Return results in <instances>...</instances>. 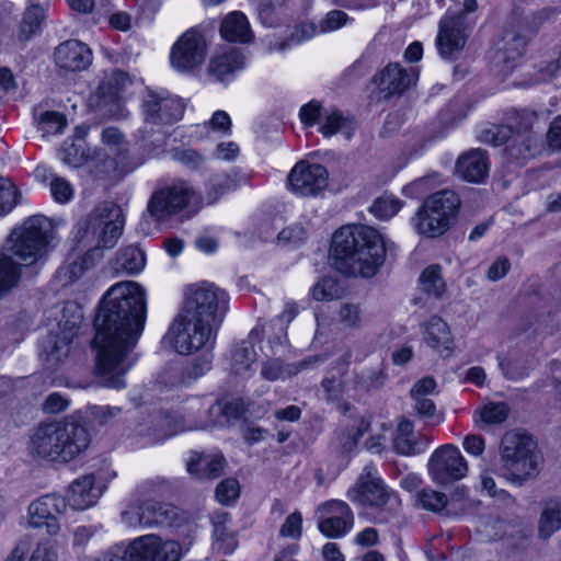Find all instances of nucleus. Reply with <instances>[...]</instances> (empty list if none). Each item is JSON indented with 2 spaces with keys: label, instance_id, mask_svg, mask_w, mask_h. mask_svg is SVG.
Segmentation results:
<instances>
[{
  "label": "nucleus",
  "instance_id": "f257e3e1",
  "mask_svg": "<svg viewBox=\"0 0 561 561\" xmlns=\"http://www.w3.org/2000/svg\"><path fill=\"white\" fill-rule=\"evenodd\" d=\"M146 322L145 290L135 282L113 285L104 295L95 320L94 375L108 388L126 386L125 375L135 359L136 346Z\"/></svg>",
  "mask_w": 561,
  "mask_h": 561
},
{
  "label": "nucleus",
  "instance_id": "f03ea898",
  "mask_svg": "<svg viewBox=\"0 0 561 561\" xmlns=\"http://www.w3.org/2000/svg\"><path fill=\"white\" fill-rule=\"evenodd\" d=\"M228 300L227 293L213 283L201 282L185 288L181 312L169 331L178 353L213 347Z\"/></svg>",
  "mask_w": 561,
  "mask_h": 561
},
{
  "label": "nucleus",
  "instance_id": "7ed1b4c3",
  "mask_svg": "<svg viewBox=\"0 0 561 561\" xmlns=\"http://www.w3.org/2000/svg\"><path fill=\"white\" fill-rule=\"evenodd\" d=\"M332 256L336 268L348 276L371 277L386 255L382 236L373 227L348 225L332 237Z\"/></svg>",
  "mask_w": 561,
  "mask_h": 561
},
{
  "label": "nucleus",
  "instance_id": "20e7f679",
  "mask_svg": "<svg viewBox=\"0 0 561 561\" xmlns=\"http://www.w3.org/2000/svg\"><path fill=\"white\" fill-rule=\"evenodd\" d=\"M51 231L49 219L44 216H32L11 232L7 247L21 263L14 262L11 255L0 252V299L18 286L21 265H31L45 255Z\"/></svg>",
  "mask_w": 561,
  "mask_h": 561
},
{
  "label": "nucleus",
  "instance_id": "39448f33",
  "mask_svg": "<svg viewBox=\"0 0 561 561\" xmlns=\"http://www.w3.org/2000/svg\"><path fill=\"white\" fill-rule=\"evenodd\" d=\"M90 445L87 427L67 417L64 422L41 424L31 437V453L48 460L70 461Z\"/></svg>",
  "mask_w": 561,
  "mask_h": 561
},
{
  "label": "nucleus",
  "instance_id": "423d86ee",
  "mask_svg": "<svg viewBox=\"0 0 561 561\" xmlns=\"http://www.w3.org/2000/svg\"><path fill=\"white\" fill-rule=\"evenodd\" d=\"M500 455L505 477L513 482L522 484L538 472L540 456L536 453L535 442L525 434L506 433L501 440Z\"/></svg>",
  "mask_w": 561,
  "mask_h": 561
},
{
  "label": "nucleus",
  "instance_id": "0eeeda50",
  "mask_svg": "<svg viewBox=\"0 0 561 561\" xmlns=\"http://www.w3.org/2000/svg\"><path fill=\"white\" fill-rule=\"evenodd\" d=\"M460 199L454 191L443 190L428 196L417 211L416 229L430 238L439 237L450 226Z\"/></svg>",
  "mask_w": 561,
  "mask_h": 561
},
{
  "label": "nucleus",
  "instance_id": "6e6552de",
  "mask_svg": "<svg viewBox=\"0 0 561 561\" xmlns=\"http://www.w3.org/2000/svg\"><path fill=\"white\" fill-rule=\"evenodd\" d=\"M477 9V0H463V10L460 13L446 14L440 20L436 45L443 58L453 59L463 49L468 38L466 14Z\"/></svg>",
  "mask_w": 561,
  "mask_h": 561
},
{
  "label": "nucleus",
  "instance_id": "1a4fd4ad",
  "mask_svg": "<svg viewBox=\"0 0 561 561\" xmlns=\"http://www.w3.org/2000/svg\"><path fill=\"white\" fill-rule=\"evenodd\" d=\"M194 196L193 188L184 181L156 190L147 204V214L156 222L169 220L184 209Z\"/></svg>",
  "mask_w": 561,
  "mask_h": 561
},
{
  "label": "nucleus",
  "instance_id": "9d476101",
  "mask_svg": "<svg viewBox=\"0 0 561 561\" xmlns=\"http://www.w3.org/2000/svg\"><path fill=\"white\" fill-rule=\"evenodd\" d=\"M125 219L122 208L105 202L89 215L87 230L98 238V248H113L123 232Z\"/></svg>",
  "mask_w": 561,
  "mask_h": 561
},
{
  "label": "nucleus",
  "instance_id": "9b49d317",
  "mask_svg": "<svg viewBox=\"0 0 561 561\" xmlns=\"http://www.w3.org/2000/svg\"><path fill=\"white\" fill-rule=\"evenodd\" d=\"M208 54L205 34L197 27L185 31L173 44L170 61L181 72H192L199 68Z\"/></svg>",
  "mask_w": 561,
  "mask_h": 561
},
{
  "label": "nucleus",
  "instance_id": "f8f14e48",
  "mask_svg": "<svg viewBox=\"0 0 561 561\" xmlns=\"http://www.w3.org/2000/svg\"><path fill=\"white\" fill-rule=\"evenodd\" d=\"M182 548L175 540H163L154 534L133 539L124 550L123 561H179Z\"/></svg>",
  "mask_w": 561,
  "mask_h": 561
},
{
  "label": "nucleus",
  "instance_id": "ddd939ff",
  "mask_svg": "<svg viewBox=\"0 0 561 561\" xmlns=\"http://www.w3.org/2000/svg\"><path fill=\"white\" fill-rule=\"evenodd\" d=\"M145 126L140 130L147 139L154 133L153 126L172 124L183 116L184 105L176 96L149 92L142 103Z\"/></svg>",
  "mask_w": 561,
  "mask_h": 561
},
{
  "label": "nucleus",
  "instance_id": "4468645a",
  "mask_svg": "<svg viewBox=\"0 0 561 561\" xmlns=\"http://www.w3.org/2000/svg\"><path fill=\"white\" fill-rule=\"evenodd\" d=\"M427 469L433 482L448 485L466 477L468 463L456 446L443 445L430 457Z\"/></svg>",
  "mask_w": 561,
  "mask_h": 561
},
{
  "label": "nucleus",
  "instance_id": "2eb2a0df",
  "mask_svg": "<svg viewBox=\"0 0 561 561\" xmlns=\"http://www.w3.org/2000/svg\"><path fill=\"white\" fill-rule=\"evenodd\" d=\"M328 171L319 163L297 162L287 176V187L300 196H316L328 186Z\"/></svg>",
  "mask_w": 561,
  "mask_h": 561
},
{
  "label": "nucleus",
  "instance_id": "dca6fc26",
  "mask_svg": "<svg viewBox=\"0 0 561 561\" xmlns=\"http://www.w3.org/2000/svg\"><path fill=\"white\" fill-rule=\"evenodd\" d=\"M505 121L506 123L503 125H492L482 130L479 139L483 144L501 146L514 134H535L533 131V126L537 121L535 112L513 110L506 114Z\"/></svg>",
  "mask_w": 561,
  "mask_h": 561
},
{
  "label": "nucleus",
  "instance_id": "f3484780",
  "mask_svg": "<svg viewBox=\"0 0 561 561\" xmlns=\"http://www.w3.org/2000/svg\"><path fill=\"white\" fill-rule=\"evenodd\" d=\"M319 510L322 513L318 523L319 530L329 538L342 537L354 524L353 512L343 501H329Z\"/></svg>",
  "mask_w": 561,
  "mask_h": 561
},
{
  "label": "nucleus",
  "instance_id": "a211bd4d",
  "mask_svg": "<svg viewBox=\"0 0 561 561\" xmlns=\"http://www.w3.org/2000/svg\"><path fill=\"white\" fill-rule=\"evenodd\" d=\"M419 72L415 68H403L400 64L392 62L375 75L374 81L380 92L386 96L401 94L415 84Z\"/></svg>",
  "mask_w": 561,
  "mask_h": 561
},
{
  "label": "nucleus",
  "instance_id": "6ab92c4d",
  "mask_svg": "<svg viewBox=\"0 0 561 561\" xmlns=\"http://www.w3.org/2000/svg\"><path fill=\"white\" fill-rule=\"evenodd\" d=\"M347 497L360 505L381 507L390 500V493L379 478L370 473L362 474L357 482L347 491Z\"/></svg>",
  "mask_w": 561,
  "mask_h": 561
},
{
  "label": "nucleus",
  "instance_id": "aec40b11",
  "mask_svg": "<svg viewBox=\"0 0 561 561\" xmlns=\"http://www.w3.org/2000/svg\"><path fill=\"white\" fill-rule=\"evenodd\" d=\"M54 58L60 69L81 71L92 64V51L84 43L69 39L55 48Z\"/></svg>",
  "mask_w": 561,
  "mask_h": 561
},
{
  "label": "nucleus",
  "instance_id": "412c9836",
  "mask_svg": "<svg viewBox=\"0 0 561 561\" xmlns=\"http://www.w3.org/2000/svg\"><path fill=\"white\" fill-rule=\"evenodd\" d=\"M226 459L222 454L192 451L186 462L188 473L197 480H214L224 473Z\"/></svg>",
  "mask_w": 561,
  "mask_h": 561
},
{
  "label": "nucleus",
  "instance_id": "4be33fe9",
  "mask_svg": "<svg viewBox=\"0 0 561 561\" xmlns=\"http://www.w3.org/2000/svg\"><path fill=\"white\" fill-rule=\"evenodd\" d=\"M102 489L95 485L94 474H85L72 482L67 495V505L73 510L83 511L96 503Z\"/></svg>",
  "mask_w": 561,
  "mask_h": 561
},
{
  "label": "nucleus",
  "instance_id": "5701e85b",
  "mask_svg": "<svg viewBox=\"0 0 561 561\" xmlns=\"http://www.w3.org/2000/svg\"><path fill=\"white\" fill-rule=\"evenodd\" d=\"M490 161L486 151L471 149L461 154L456 163L459 176L468 182L480 183L489 174Z\"/></svg>",
  "mask_w": 561,
  "mask_h": 561
},
{
  "label": "nucleus",
  "instance_id": "b1692460",
  "mask_svg": "<svg viewBox=\"0 0 561 561\" xmlns=\"http://www.w3.org/2000/svg\"><path fill=\"white\" fill-rule=\"evenodd\" d=\"M437 394V382L433 377H423L412 386L410 397L413 400V409L420 417L436 416V405L432 397Z\"/></svg>",
  "mask_w": 561,
  "mask_h": 561
},
{
  "label": "nucleus",
  "instance_id": "393cba45",
  "mask_svg": "<svg viewBox=\"0 0 561 561\" xmlns=\"http://www.w3.org/2000/svg\"><path fill=\"white\" fill-rule=\"evenodd\" d=\"M66 508L67 502L62 496L44 495L30 504L27 525L33 528L42 527L45 520L65 513Z\"/></svg>",
  "mask_w": 561,
  "mask_h": 561
},
{
  "label": "nucleus",
  "instance_id": "a878e982",
  "mask_svg": "<svg viewBox=\"0 0 561 561\" xmlns=\"http://www.w3.org/2000/svg\"><path fill=\"white\" fill-rule=\"evenodd\" d=\"M350 363L351 354L346 353L335 362L333 369L337 371L339 376L332 375L322 380L321 387L325 393L327 400L341 401L346 394L350 396V389L347 388L346 382L342 379L347 371Z\"/></svg>",
  "mask_w": 561,
  "mask_h": 561
},
{
  "label": "nucleus",
  "instance_id": "bb28decb",
  "mask_svg": "<svg viewBox=\"0 0 561 561\" xmlns=\"http://www.w3.org/2000/svg\"><path fill=\"white\" fill-rule=\"evenodd\" d=\"M220 34L229 42L248 43L253 37L247 16L240 11H233L222 20Z\"/></svg>",
  "mask_w": 561,
  "mask_h": 561
},
{
  "label": "nucleus",
  "instance_id": "cd10ccee",
  "mask_svg": "<svg viewBox=\"0 0 561 561\" xmlns=\"http://www.w3.org/2000/svg\"><path fill=\"white\" fill-rule=\"evenodd\" d=\"M506 144L507 157L518 163L533 158L538 148V138L536 134H514L510 136Z\"/></svg>",
  "mask_w": 561,
  "mask_h": 561
},
{
  "label": "nucleus",
  "instance_id": "c85d7f7f",
  "mask_svg": "<svg viewBox=\"0 0 561 561\" xmlns=\"http://www.w3.org/2000/svg\"><path fill=\"white\" fill-rule=\"evenodd\" d=\"M393 448L398 454L411 456L424 451L415 433L413 422L401 420L393 434Z\"/></svg>",
  "mask_w": 561,
  "mask_h": 561
},
{
  "label": "nucleus",
  "instance_id": "c756f323",
  "mask_svg": "<svg viewBox=\"0 0 561 561\" xmlns=\"http://www.w3.org/2000/svg\"><path fill=\"white\" fill-rule=\"evenodd\" d=\"M244 66V57L237 49H231L221 55L214 56L208 64V73L216 80L222 81L229 75L242 69Z\"/></svg>",
  "mask_w": 561,
  "mask_h": 561
},
{
  "label": "nucleus",
  "instance_id": "7c9ffc66",
  "mask_svg": "<svg viewBox=\"0 0 561 561\" xmlns=\"http://www.w3.org/2000/svg\"><path fill=\"white\" fill-rule=\"evenodd\" d=\"M369 424L362 420L358 425L337 428L331 439V448L341 455L353 451L359 438L368 430Z\"/></svg>",
  "mask_w": 561,
  "mask_h": 561
},
{
  "label": "nucleus",
  "instance_id": "2f4dec72",
  "mask_svg": "<svg viewBox=\"0 0 561 561\" xmlns=\"http://www.w3.org/2000/svg\"><path fill=\"white\" fill-rule=\"evenodd\" d=\"M144 252L134 245L122 248L112 262V271L115 274H136L145 266Z\"/></svg>",
  "mask_w": 561,
  "mask_h": 561
},
{
  "label": "nucleus",
  "instance_id": "473e14b6",
  "mask_svg": "<svg viewBox=\"0 0 561 561\" xmlns=\"http://www.w3.org/2000/svg\"><path fill=\"white\" fill-rule=\"evenodd\" d=\"M424 341L432 348L449 351L453 339L447 323L437 316L432 317L425 323Z\"/></svg>",
  "mask_w": 561,
  "mask_h": 561
},
{
  "label": "nucleus",
  "instance_id": "72a5a7b5",
  "mask_svg": "<svg viewBox=\"0 0 561 561\" xmlns=\"http://www.w3.org/2000/svg\"><path fill=\"white\" fill-rule=\"evenodd\" d=\"M142 505L145 527L169 525L176 516L175 507L167 503L148 500Z\"/></svg>",
  "mask_w": 561,
  "mask_h": 561
},
{
  "label": "nucleus",
  "instance_id": "f704fd0d",
  "mask_svg": "<svg viewBox=\"0 0 561 561\" xmlns=\"http://www.w3.org/2000/svg\"><path fill=\"white\" fill-rule=\"evenodd\" d=\"M414 504L417 508L433 513H443L448 505V496L444 492L425 486L414 494Z\"/></svg>",
  "mask_w": 561,
  "mask_h": 561
},
{
  "label": "nucleus",
  "instance_id": "c9c22d12",
  "mask_svg": "<svg viewBox=\"0 0 561 561\" xmlns=\"http://www.w3.org/2000/svg\"><path fill=\"white\" fill-rule=\"evenodd\" d=\"M227 520L228 514L226 513L218 515L214 520V537L216 539V548L222 554L232 553L238 546L236 536L228 531L226 527Z\"/></svg>",
  "mask_w": 561,
  "mask_h": 561
},
{
  "label": "nucleus",
  "instance_id": "e433bc0d",
  "mask_svg": "<svg viewBox=\"0 0 561 561\" xmlns=\"http://www.w3.org/2000/svg\"><path fill=\"white\" fill-rule=\"evenodd\" d=\"M420 284L423 291L436 298H440L446 289L440 266L431 265L426 267L420 276Z\"/></svg>",
  "mask_w": 561,
  "mask_h": 561
},
{
  "label": "nucleus",
  "instance_id": "4c0bfd02",
  "mask_svg": "<svg viewBox=\"0 0 561 561\" xmlns=\"http://www.w3.org/2000/svg\"><path fill=\"white\" fill-rule=\"evenodd\" d=\"M255 351L251 342L242 341L233 351L231 369L234 374H244L255 362Z\"/></svg>",
  "mask_w": 561,
  "mask_h": 561
},
{
  "label": "nucleus",
  "instance_id": "58836bf2",
  "mask_svg": "<svg viewBox=\"0 0 561 561\" xmlns=\"http://www.w3.org/2000/svg\"><path fill=\"white\" fill-rule=\"evenodd\" d=\"M44 18V9L39 5L28 7L20 23V39H30L39 28L41 22Z\"/></svg>",
  "mask_w": 561,
  "mask_h": 561
},
{
  "label": "nucleus",
  "instance_id": "ea45409f",
  "mask_svg": "<svg viewBox=\"0 0 561 561\" xmlns=\"http://www.w3.org/2000/svg\"><path fill=\"white\" fill-rule=\"evenodd\" d=\"M402 205V201L398 197L390 194H383L373 203L369 210L379 219H389L401 209Z\"/></svg>",
  "mask_w": 561,
  "mask_h": 561
},
{
  "label": "nucleus",
  "instance_id": "a19ab883",
  "mask_svg": "<svg viewBox=\"0 0 561 561\" xmlns=\"http://www.w3.org/2000/svg\"><path fill=\"white\" fill-rule=\"evenodd\" d=\"M561 528V506L553 505L546 507L539 522V535L541 538H549L554 531Z\"/></svg>",
  "mask_w": 561,
  "mask_h": 561
},
{
  "label": "nucleus",
  "instance_id": "79ce46f5",
  "mask_svg": "<svg viewBox=\"0 0 561 561\" xmlns=\"http://www.w3.org/2000/svg\"><path fill=\"white\" fill-rule=\"evenodd\" d=\"M510 409L504 402H490L480 410V417L486 424H499L506 420Z\"/></svg>",
  "mask_w": 561,
  "mask_h": 561
},
{
  "label": "nucleus",
  "instance_id": "37998d69",
  "mask_svg": "<svg viewBox=\"0 0 561 561\" xmlns=\"http://www.w3.org/2000/svg\"><path fill=\"white\" fill-rule=\"evenodd\" d=\"M47 362L56 366L70 352V342L65 337L53 336L48 340Z\"/></svg>",
  "mask_w": 561,
  "mask_h": 561
},
{
  "label": "nucleus",
  "instance_id": "c03bdc74",
  "mask_svg": "<svg viewBox=\"0 0 561 561\" xmlns=\"http://www.w3.org/2000/svg\"><path fill=\"white\" fill-rule=\"evenodd\" d=\"M19 191L8 179L0 178V215L10 211L18 204Z\"/></svg>",
  "mask_w": 561,
  "mask_h": 561
},
{
  "label": "nucleus",
  "instance_id": "a18cd8bd",
  "mask_svg": "<svg viewBox=\"0 0 561 561\" xmlns=\"http://www.w3.org/2000/svg\"><path fill=\"white\" fill-rule=\"evenodd\" d=\"M352 122L342 115L339 111H332L327 114L324 123L320 127V131L325 136L330 137L339 131L350 128Z\"/></svg>",
  "mask_w": 561,
  "mask_h": 561
},
{
  "label": "nucleus",
  "instance_id": "49530a36",
  "mask_svg": "<svg viewBox=\"0 0 561 561\" xmlns=\"http://www.w3.org/2000/svg\"><path fill=\"white\" fill-rule=\"evenodd\" d=\"M240 486L234 478L222 480L216 488V497L222 504H230L239 497Z\"/></svg>",
  "mask_w": 561,
  "mask_h": 561
},
{
  "label": "nucleus",
  "instance_id": "de8ad7c7",
  "mask_svg": "<svg viewBox=\"0 0 561 561\" xmlns=\"http://www.w3.org/2000/svg\"><path fill=\"white\" fill-rule=\"evenodd\" d=\"M351 21L348 14L342 10H331L320 21L319 31L322 33L336 31Z\"/></svg>",
  "mask_w": 561,
  "mask_h": 561
},
{
  "label": "nucleus",
  "instance_id": "09e8293b",
  "mask_svg": "<svg viewBox=\"0 0 561 561\" xmlns=\"http://www.w3.org/2000/svg\"><path fill=\"white\" fill-rule=\"evenodd\" d=\"M311 295L318 301L332 300L339 297L337 284L332 278H323L312 287Z\"/></svg>",
  "mask_w": 561,
  "mask_h": 561
},
{
  "label": "nucleus",
  "instance_id": "8fccbe9b",
  "mask_svg": "<svg viewBox=\"0 0 561 561\" xmlns=\"http://www.w3.org/2000/svg\"><path fill=\"white\" fill-rule=\"evenodd\" d=\"M65 126V117L57 112H45L41 115L39 129L44 134H59Z\"/></svg>",
  "mask_w": 561,
  "mask_h": 561
},
{
  "label": "nucleus",
  "instance_id": "3c124183",
  "mask_svg": "<svg viewBox=\"0 0 561 561\" xmlns=\"http://www.w3.org/2000/svg\"><path fill=\"white\" fill-rule=\"evenodd\" d=\"M237 181L228 174H220L211 179L208 194L211 195V201L215 202L220 195L234 190Z\"/></svg>",
  "mask_w": 561,
  "mask_h": 561
},
{
  "label": "nucleus",
  "instance_id": "603ef678",
  "mask_svg": "<svg viewBox=\"0 0 561 561\" xmlns=\"http://www.w3.org/2000/svg\"><path fill=\"white\" fill-rule=\"evenodd\" d=\"M144 505L140 504H129L126 510L121 513V519L124 525L127 527H145L144 519Z\"/></svg>",
  "mask_w": 561,
  "mask_h": 561
},
{
  "label": "nucleus",
  "instance_id": "864d4df0",
  "mask_svg": "<svg viewBox=\"0 0 561 561\" xmlns=\"http://www.w3.org/2000/svg\"><path fill=\"white\" fill-rule=\"evenodd\" d=\"M340 322L347 328H358L362 324V312L357 305L344 304L339 311Z\"/></svg>",
  "mask_w": 561,
  "mask_h": 561
},
{
  "label": "nucleus",
  "instance_id": "5fc2aeb1",
  "mask_svg": "<svg viewBox=\"0 0 561 561\" xmlns=\"http://www.w3.org/2000/svg\"><path fill=\"white\" fill-rule=\"evenodd\" d=\"M302 533V516L299 512H294L287 516L285 523L279 529L282 537L298 539Z\"/></svg>",
  "mask_w": 561,
  "mask_h": 561
},
{
  "label": "nucleus",
  "instance_id": "6e6d98bb",
  "mask_svg": "<svg viewBox=\"0 0 561 561\" xmlns=\"http://www.w3.org/2000/svg\"><path fill=\"white\" fill-rule=\"evenodd\" d=\"M58 553L56 547L50 541H41L33 550L28 561H57Z\"/></svg>",
  "mask_w": 561,
  "mask_h": 561
},
{
  "label": "nucleus",
  "instance_id": "4d7b16f0",
  "mask_svg": "<svg viewBox=\"0 0 561 561\" xmlns=\"http://www.w3.org/2000/svg\"><path fill=\"white\" fill-rule=\"evenodd\" d=\"M174 158L182 164L192 170H198L204 165L205 159L194 149H184L176 151Z\"/></svg>",
  "mask_w": 561,
  "mask_h": 561
},
{
  "label": "nucleus",
  "instance_id": "13d9d810",
  "mask_svg": "<svg viewBox=\"0 0 561 561\" xmlns=\"http://www.w3.org/2000/svg\"><path fill=\"white\" fill-rule=\"evenodd\" d=\"M167 488V481L160 477L150 478L142 481L136 488V494L138 496H150L159 494Z\"/></svg>",
  "mask_w": 561,
  "mask_h": 561
},
{
  "label": "nucleus",
  "instance_id": "bf43d9fd",
  "mask_svg": "<svg viewBox=\"0 0 561 561\" xmlns=\"http://www.w3.org/2000/svg\"><path fill=\"white\" fill-rule=\"evenodd\" d=\"M242 411V405L238 401L217 402L209 409L210 414H222L227 420L240 417Z\"/></svg>",
  "mask_w": 561,
  "mask_h": 561
},
{
  "label": "nucleus",
  "instance_id": "052dcab7",
  "mask_svg": "<svg viewBox=\"0 0 561 561\" xmlns=\"http://www.w3.org/2000/svg\"><path fill=\"white\" fill-rule=\"evenodd\" d=\"M50 191H51L54 198L58 203L68 202L72 197V194H73L70 183L67 182L62 178H56L51 181Z\"/></svg>",
  "mask_w": 561,
  "mask_h": 561
},
{
  "label": "nucleus",
  "instance_id": "680f3d73",
  "mask_svg": "<svg viewBox=\"0 0 561 561\" xmlns=\"http://www.w3.org/2000/svg\"><path fill=\"white\" fill-rule=\"evenodd\" d=\"M211 367V355L209 353L203 354L201 357L195 358L187 367L186 375L190 378H198L208 371Z\"/></svg>",
  "mask_w": 561,
  "mask_h": 561
},
{
  "label": "nucleus",
  "instance_id": "e2e57ef3",
  "mask_svg": "<svg viewBox=\"0 0 561 561\" xmlns=\"http://www.w3.org/2000/svg\"><path fill=\"white\" fill-rule=\"evenodd\" d=\"M119 413L121 409L113 407H93L91 409V417L93 422L99 425L108 424L113 419L118 416Z\"/></svg>",
  "mask_w": 561,
  "mask_h": 561
},
{
  "label": "nucleus",
  "instance_id": "0e129e2a",
  "mask_svg": "<svg viewBox=\"0 0 561 561\" xmlns=\"http://www.w3.org/2000/svg\"><path fill=\"white\" fill-rule=\"evenodd\" d=\"M305 239L306 230L301 226L288 227L278 233V241L284 244H298Z\"/></svg>",
  "mask_w": 561,
  "mask_h": 561
},
{
  "label": "nucleus",
  "instance_id": "69168bd1",
  "mask_svg": "<svg viewBox=\"0 0 561 561\" xmlns=\"http://www.w3.org/2000/svg\"><path fill=\"white\" fill-rule=\"evenodd\" d=\"M261 375L264 379L275 381L284 376V367L279 359H268L263 364Z\"/></svg>",
  "mask_w": 561,
  "mask_h": 561
},
{
  "label": "nucleus",
  "instance_id": "338daca9",
  "mask_svg": "<svg viewBox=\"0 0 561 561\" xmlns=\"http://www.w3.org/2000/svg\"><path fill=\"white\" fill-rule=\"evenodd\" d=\"M511 263L507 257H499L488 270V278L492 282L503 278L510 271Z\"/></svg>",
  "mask_w": 561,
  "mask_h": 561
},
{
  "label": "nucleus",
  "instance_id": "774afa93",
  "mask_svg": "<svg viewBox=\"0 0 561 561\" xmlns=\"http://www.w3.org/2000/svg\"><path fill=\"white\" fill-rule=\"evenodd\" d=\"M547 141L551 148L561 149V115L556 117L550 124Z\"/></svg>",
  "mask_w": 561,
  "mask_h": 561
}]
</instances>
